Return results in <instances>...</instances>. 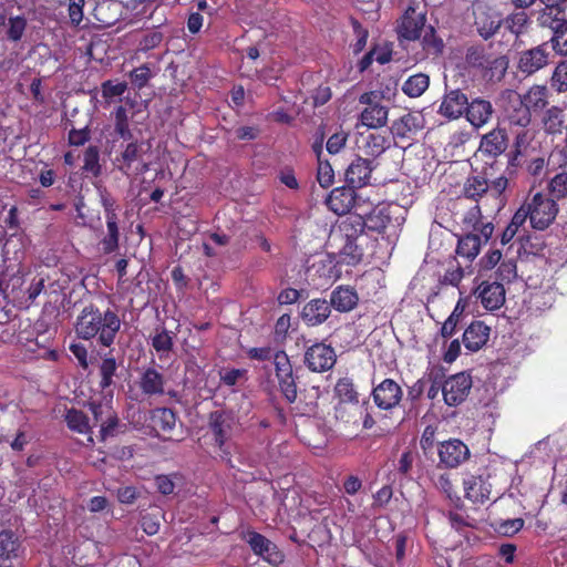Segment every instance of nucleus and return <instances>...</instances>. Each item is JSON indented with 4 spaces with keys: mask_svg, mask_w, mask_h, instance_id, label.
Returning <instances> with one entry per match:
<instances>
[{
    "mask_svg": "<svg viewBox=\"0 0 567 567\" xmlns=\"http://www.w3.org/2000/svg\"><path fill=\"white\" fill-rule=\"evenodd\" d=\"M509 66L505 54L489 53L484 44L476 43L466 48L463 56V83L473 85L496 84L503 81Z\"/></svg>",
    "mask_w": 567,
    "mask_h": 567,
    "instance_id": "1",
    "label": "nucleus"
},
{
    "mask_svg": "<svg viewBox=\"0 0 567 567\" xmlns=\"http://www.w3.org/2000/svg\"><path fill=\"white\" fill-rule=\"evenodd\" d=\"M121 329L118 315L107 308L102 311L94 303L86 305L76 317L74 330L78 338L90 341L96 339L97 344L110 348Z\"/></svg>",
    "mask_w": 567,
    "mask_h": 567,
    "instance_id": "2",
    "label": "nucleus"
},
{
    "mask_svg": "<svg viewBox=\"0 0 567 567\" xmlns=\"http://www.w3.org/2000/svg\"><path fill=\"white\" fill-rule=\"evenodd\" d=\"M493 231V223L482 216L480 206L471 207L463 218V257L474 259Z\"/></svg>",
    "mask_w": 567,
    "mask_h": 567,
    "instance_id": "3",
    "label": "nucleus"
},
{
    "mask_svg": "<svg viewBox=\"0 0 567 567\" xmlns=\"http://www.w3.org/2000/svg\"><path fill=\"white\" fill-rule=\"evenodd\" d=\"M470 31L484 41L493 39L503 25V14L486 0H474L464 18Z\"/></svg>",
    "mask_w": 567,
    "mask_h": 567,
    "instance_id": "4",
    "label": "nucleus"
},
{
    "mask_svg": "<svg viewBox=\"0 0 567 567\" xmlns=\"http://www.w3.org/2000/svg\"><path fill=\"white\" fill-rule=\"evenodd\" d=\"M238 427V420L230 411L217 410L209 414L208 431L219 456L227 463L231 460L229 442Z\"/></svg>",
    "mask_w": 567,
    "mask_h": 567,
    "instance_id": "5",
    "label": "nucleus"
},
{
    "mask_svg": "<svg viewBox=\"0 0 567 567\" xmlns=\"http://www.w3.org/2000/svg\"><path fill=\"white\" fill-rule=\"evenodd\" d=\"M151 150V144L145 141H131L115 157L114 165L125 176L142 175L150 169V163L144 156Z\"/></svg>",
    "mask_w": 567,
    "mask_h": 567,
    "instance_id": "6",
    "label": "nucleus"
},
{
    "mask_svg": "<svg viewBox=\"0 0 567 567\" xmlns=\"http://www.w3.org/2000/svg\"><path fill=\"white\" fill-rule=\"evenodd\" d=\"M426 27V10L416 0H411L403 14L398 20L395 28L398 38L401 40L415 41L421 38Z\"/></svg>",
    "mask_w": 567,
    "mask_h": 567,
    "instance_id": "7",
    "label": "nucleus"
},
{
    "mask_svg": "<svg viewBox=\"0 0 567 567\" xmlns=\"http://www.w3.org/2000/svg\"><path fill=\"white\" fill-rule=\"evenodd\" d=\"M530 212V226L537 230L548 228L558 213L556 200L548 195L536 193L526 200Z\"/></svg>",
    "mask_w": 567,
    "mask_h": 567,
    "instance_id": "8",
    "label": "nucleus"
},
{
    "mask_svg": "<svg viewBox=\"0 0 567 567\" xmlns=\"http://www.w3.org/2000/svg\"><path fill=\"white\" fill-rule=\"evenodd\" d=\"M18 341L23 346L27 352L34 354L35 358L58 361L59 352L51 349L53 337L48 331L23 330L18 334Z\"/></svg>",
    "mask_w": 567,
    "mask_h": 567,
    "instance_id": "9",
    "label": "nucleus"
},
{
    "mask_svg": "<svg viewBox=\"0 0 567 567\" xmlns=\"http://www.w3.org/2000/svg\"><path fill=\"white\" fill-rule=\"evenodd\" d=\"M382 97V94L377 91L365 92L359 97V102L367 105L360 115L362 125L369 128H380L386 124L389 109L381 104Z\"/></svg>",
    "mask_w": 567,
    "mask_h": 567,
    "instance_id": "10",
    "label": "nucleus"
},
{
    "mask_svg": "<svg viewBox=\"0 0 567 567\" xmlns=\"http://www.w3.org/2000/svg\"><path fill=\"white\" fill-rule=\"evenodd\" d=\"M551 53L546 42L518 52L516 68L525 76H530L550 64Z\"/></svg>",
    "mask_w": 567,
    "mask_h": 567,
    "instance_id": "11",
    "label": "nucleus"
},
{
    "mask_svg": "<svg viewBox=\"0 0 567 567\" xmlns=\"http://www.w3.org/2000/svg\"><path fill=\"white\" fill-rule=\"evenodd\" d=\"M502 123L511 131L528 127L532 123V112L522 101L520 94L513 92L503 105Z\"/></svg>",
    "mask_w": 567,
    "mask_h": 567,
    "instance_id": "12",
    "label": "nucleus"
},
{
    "mask_svg": "<svg viewBox=\"0 0 567 567\" xmlns=\"http://www.w3.org/2000/svg\"><path fill=\"white\" fill-rule=\"evenodd\" d=\"M303 362L311 372H327L334 367L337 353L330 344L316 342L306 349Z\"/></svg>",
    "mask_w": 567,
    "mask_h": 567,
    "instance_id": "13",
    "label": "nucleus"
},
{
    "mask_svg": "<svg viewBox=\"0 0 567 567\" xmlns=\"http://www.w3.org/2000/svg\"><path fill=\"white\" fill-rule=\"evenodd\" d=\"M371 396L380 410L392 411L400 405L403 390L396 381L386 378L373 386Z\"/></svg>",
    "mask_w": 567,
    "mask_h": 567,
    "instance_id": "14",
    "label": "nucleus"
},
{
    "mask_svg": "<svg viewBox=\"0 0 567 567\" xmlns=\"http://www.w3.org/2000/svg\"><path fill=\"white\" fill-rule=\"evenodd\" d=\"M364 229L365 223L361 214L349 215L331 230L329 241L360 239Z\"/></svg>",
    "mask_w": 567,
    "mask_h": 567,
    "instance_id": "15",
    "label": "nucleus"
},
{
    "mask_svg": "<svg viewBox=\"0 0 567 567\" xmlns=\"http://www.w3.org/2000/svg\"><path fill=\"white\" fill-rule=\"evenodd\" d=\"M475 293L482 306L488 311L498 310L505 303V288L497 281H482Z\"/></svg>",
    "mask_w": 567,
    "mask_h": 567,
    "instance_id": "16",
    "label": "nucleus"
},
{
    "mask_svg": "<svg viewBox=\"0 0 567 567\" xmlns=\"http://www.w3.org/2000/svg\"><path fill=\"white\" fill-rule=\"evenodd\" d=\"M457 200L450 198L437 213L439 224L451 231L456 238L455 254L461 255V224L458 220Z\"/></svg>",
    "mask_w": 567,
    "mask_h": 567,
    "instance_id": "17",
    "label": "nucleus"
},
{
    "mask_svg": "<svg viewBox=\"0 0 567 567\" xmlns=\"http://www.w3.org/2000/svg\"><path fill=\"white\" fill-rule=\"evenodd\" d=\"M377 167L374 161L358 156L346 171V181L355 188H361L370 183L371 174Z\"/></svg>",
    "mask_w": 567,
    "mask_h": 567,
    "instance_id": "18",
    "label": "nucleus"
},
{
    "mask_svg": "<svg viewBox=\"0 0 567 567\" xmlns=\"http://www.w3.org/2000/svg\"><path fill=\"white\" fill-rule=\"evenodd\" d=\"M355 187L351 185L332 189L327 198V206L337 215H346L354 207L357 200Z\"/></svg>",
    "mask_w": 567,
    "mask_h": 567,
    "instance_id": "19",
    "label": "nucleus"
},
{
    "mask_svg": "<svg viewBox=\"0 0 567 567\" xmlns=\"http://www.w3.org/2000/svg\"><path fill=\"white\" fill-rule=\"evenodd\" d=\"M136 383L146 398L161 396L165 393V377L154 367L144 369Z\"/></svg>",
    "mask_w": 567,
    "mask_h": 567,
    "instance_id": "20",
    "label": "nucleus"
},
{
    "mask_svg": "<svg viewBox=\"0 0 567 567\" xmlns=\"http://www.w3.org/2000/svg\"><path fill=\"white\" fill-rule=\"evenodd\" d=\"M337 261L331 255L320 256L310 266L307 267V276L312 280L319 279L327 284L339 278L340 271L337 269Z\"/></svg>",
    "mask_w": 567,
    "mask_h": 567,
    "instance_id": "21",
    "label": "nucleus"
},
{
    "mask_svg": "<svg viewBox=\"0 0 567 567\" xmlns=\"http://www.w3.org/2000/svg\"><path fill=\"white\" fill-rule=\"evenodd\" d=\"M467 104L465 109V117L473 127L478 128L486 124L493 114V106L489 101L484 99H474L467 103L466 96L463 94V104Z\"/></svg>",
    "mask_w": 567,
    "mask_h": 567,
    "instance_id": "22",
    "label": "nucleus"
},
{
    "mask_svg": "<svg viewBox=\"0 0 567 567\" xmlns=\"http://www.w3.org/2000/svg\"><path fill=\"white\" fill-rule=\"evenodd\" d=\"M331 313V306L326 299L316 298L307 302L301 310V319L309 327L323 323Z\"/></svg>",
    "mask_w": 567,
    "mask_h": 567,
    "instance_id": "23",
    "label": "nucleus"
},
{
    "mask_svg": "<svg viewBox=\"0 0 567 567\" xmlns=\"http://www.w3.org/2000/svg\"><path fill=\"white\" fill-rule=\"evenodd\" d=\"M422 128V118L413 113H406L393 121L390 131L393 140H412Z\"/></svg>",
    "mask_w": 567,
    "mask_h": 567,
    "instance_id": "24",
    "label": "nucleus"
},
{
    "mask_svg": "<svg viewBox=\"0 0 567 567\" xmlns=\"http://www.w3.org/2000/svg\"><path fill=\"white\" fill-rule=\"evenodd\" d=\"M540 123L546 135H561L567 127V116L564 107L559 105L547 107L543 113Z\"/></svg>",
    "mask_w": 567,
    "mask_h": 567,
    "instance_id": "25",
    "label": "nucleus"
},
{
    "mask_svg": "<svg viewBox=\"0 0 567 567\" xmlns=\"http://www.w3.org/2000/svg\"><path fill=\"white\" fill-rule=\"evenodd\" d=\"M329 244L338 249V264L357 266L363 259V247L359 244V239L329 241Z\"/></svg>",
    "mask_w": 567,
    "mask_h": 567,
    "instance_id": "26",
    "label": "nucleus"
},
{
    "mask_svg": "<svg viewBox=\"0 0 567 567\" xmlns=\"http://www.w3.org/2000/svg\"><path fill=\"white\" fill-rule=\"evenodd\" d=\"M491 328L483 321H473L463 331V344L472 352L482 349L488 341Z\"/></svg>",
    "mask_w": 567,
    "mask_h": 567,
    "instance_id": "27",
    "label": "nucleus"
},
{
    "mask_svg": "<svg viewBox=\"0 0 567 567\" xmlns=\"http://www.w3.org/2000/svg\"><path fill=\"white\" fill-rule=\"evenodd\" d=\"M330 306L339 312H350L359 302L357 290L350 286H338L330 295Z\"/></svg>",
    "mask_w": 567,
    "mask_h": 567,
    "instance_id": "28",
    "label": "nucleus"
},
{
    "mask_svg": "<svg viewBox=\"0 0 567 567\" xmlns=\"http://www.w3.org/2000/svg\"><path fill=\"white\" fill-rule=\"evenodd\" d=\"M437 453L440 467L456 468L461 464V440L450 439L440 442Z\"/></svg>",
    "mask_w": 567,
    "mask_h": 567,
    "instance_id": "29",
    "label": "nucleus"
},
{
    "mask_svg": "<svg viewBox=\"0 0 567 567\" xmlns=\"http://www.w3.org/2000/svg\"><path fill=\"white\" fill-rule=\"evenodd\" d=\"M507 143L508 138L505 128H495L483 136L480 150L495 157L505 152Z\"/></svg>",
    "mask_w": 567,
    "mask_h": 567,
    "instance_id": "30",
    "label": "nucleus"
},
{
    "mask_svg": "<svg viewBox=\"0 0 567 567\" xmlns=\"http://www.w3.org/2000/svg\"><path fill=\"white\" fill-rule=\"evenodd\" d=\"M113 352L114 350L111 349L101 355V363L99 364V385L102 390H106L114 384V377L116 375L118 365Z\"/></svg>",
    "mask_w": 567,
    "mask_h": 567,
    "instance_id": "31",
    "label": "nucleus"
},
{
    "mask_svg": "<svg viewBox=\"0 0 567 567\" xmlns=\"http://www.w3.org/2000/svg\"><path fill=\"white\" fill-rule=\"evenodd\" d=\"M566 9H558L555 7L544 6L537 11L536 22L543 29H549L551 32L559 28L560 23L567 18L565 17Z\"/></svg>",
    "mask_w": 567,
    "mask_h": 567,
    "instance_id": "32",
    "label": "nucleus"
},
{
    "mask_svg": "<svg viewBox=\"0 0 567 567\" xmlns=\"http://www.w3.org/2000/svg\"><path fill=\"white\" fill-rule=\"evenodd\" d=\"M21 540L16 532L3 529L0 532V558L14 559L19 556Z\"/></svg>",
    "mask_w": 567,
    "mask_h": 567,
    "instance_id": "33",
    "label": "nucleus"
},
{
    "mask_svg": "<svg viewBox=\"0 0 567 567\" xmlns=\"http://www.w3.org/2000/svg\"><path fill=\"white\" fill-rule=\"evenodd\" d=\"M520 99L528 111L544 110L548 104V89L545 85H532L525 94L520 95Z\"/></svg>",
    "mask_w": 567,
    "mask_h": 567,
    "instance_id": "34",
    "label": "nucleus"
},
{
    "mask_svg": "<svg viewBox=\"0 0 567 567\" xmlns=\"http://www.w3.org/2000/svg\"><path fill=\"white\" fill-rule=\"evenodd\" d=\"M529 22V16L525 9L514 11L503 18V24H505L508 32L512 33L516 40L526 33Z\"/></svg>",
    "mask_w": 567,
    "mask_h": 567,
    "instance_id": "35",
    "label": "nucleus"
},
{
    "mask_svg": "<svg viewBox=\"0 0 567 567\" xmlns=\"http://www.w3.org/2000/svg\"><path fill=\"white\" fill-rule=\"evenodd\" d=\"M442 396L447 406L457 408L461 404V373L445 379Z\"/></svg>",
    "mask_w": 567,
    "mask_h": 567,
    "instance_id": "36",
    "label": "nucleus"
},
{
    "mask_svg": "<svg viewBox=\"0 0 567 567\" xmlns=\"http://www.w3.org/2000/svg\"><path fill=\"white\" fill-rule=\"evenodd\" d=\"M440 114L449 120H456L461 116V91L452 90L445 94L441 105Z\"/></svg>",
    "mask_w": 567,
    "mask_h": 567,
    "instance_id": "37",
    "label": "nucleus"
},
{
    "mask_svg": "<svg viewBox=\"0 0 567 567\" xmlns=\"http://www.w3.org/2000/svg\"><path fill=\"white\" fill-rule=\"evenodd\" d=\"M549 87L557 94L567 93V58L555 64L549 76Z\"/></svg>",
    "mask_w": 567,
    "mask_h": 567,
    "instance_id": "38",
    "label": "nucleus"
},
{
    "mask_svg": "<svg viewBox=\"0 0 567 567\" xmlns=\"http://www.w3.org/2000/svg\"><path fill=\"white\" fill-rule=\"evenodd\" d=\"M430 85V78L424 73L409 76L402 85V91L409 97L421 96Z\"/></svg>",
    "mask_w": 567,
    "mask_h": 567,
    "instance_id": "39",
    "label": "nucleus"
},
{
    "mask_svg": "<svg viewBox=\"0 0 567 567\" xmlns=\"http://www.w3.org/2000/svg\"><path fill=\"white\" fill-rule=\"evenodd\" d=\"M176 413L169 408H157L153 411L154 426L163 433H171L176 425Z\"/></svg>",
    "mask_w": 567,
    "mask_h": 567,
    "instance_id": "40",
    "label": "nucleus"
},
{
    "mask_svg": "<svg viewBox=\"0 0 567 567\" xmlns=\"http://www.w3.org/2000/svg\"><path fill=\"white\" fill-rule=\"evenodd\" d=\"M488 182L484 175H473L467 177L466 183L463 186V196L476 200L477 197L487 194Z\"/></svg>",
    "mask_w": 567,
    "mask_h": 567,
    "instance_id": "41",
    "label": "nucleus"
},
{
    "mask_svg": "<svg viewBox=\"0 0 567 567\" xmlns=\"http://www.w3.org/2000/svg\"><path fill=\"white\" fill-rule=\"evenodd\" d=\"M106 220V234L101 239L100 245L105 255H110L118 249L120 229L118 219H105Z\"/></svg>",
    "mask_w": 567,
    "mask_h": 567,
    "instance_id": "42",
    "label": "nucleus"
},
{
    "mask_svg": "<svg viewBox=\"0 0 567 567\" xmlns=\"http://www.w3.org/2000/svg\"><path fill=\"white\" fill-rule=\"evenodd\" d=\"M391 146V138L389 135L381 133H371L367 136L364 150L365 153L372 157H378Z\"/></svg>",
    "mask_w": 567,
    "mask_h": 567,
    "instance_id": "43",
    "label": "nucleus"
},
{
    "mask_svg": "<svg viewBox=\"0 0 567 567\" xmlns=\"http://www.w3.org/2000/svg\"><path fill=\"white\" fill-rule=\"evenodd\" d=\"M65 422L70 430L78 432L80 434H89L91 433V425L89 422V417L86 414L74 408L66 411Z\"/></svg>",
    "mask_w": 567,
    "mask_h": 567,
    "instance_id": "44",
    "label": "nucleus"
},
{
    "mask_svg": "<svg viewBox=\"0 0 567 567\" xmlns=\"http://www.w3.org/2000/svg\"><path fill=\"white\" fill-rule=\"evenodd\" d=\"M546 43L550 45L555 54L567 58V19L551 32V37Z\"/></svg>",
    "mask_w": 567,
    "mask_h": 567,
    "instance_id": "45",
    "label": "nucleus"
},
{
    "mask_svg": "<svg viewBox=\"0 0 567 567\" xmlns=\"http://www.w3.org/2000/svg\"><path fill=\"white\" fill-rule=\"evenodd\" d=\"M364 223L365 228L369 230L381 234L385 230L388 225L391 221L390 216L385 213L383 208H373L370 213L365 214Z\"/></svg>",
    "mask_w": 567,
    "mask_h": 567,
    "instance_id": "46",
    "label": "nucleus"
},
{
    "mask_svg": "<svg viewBox=\"0 0 567 567\" xmlns=\"http://www.w3.org/2000/svg\"><path fill=\"white\" fill-rule=\"evenodd\" d=\"M153 349L159 354V358L166 357L174 347L172 332L165 328L156 329L155 334L151 339Z\"/></svg>",
    "mask_w": 567,
    "mask_h": 567,
    "instance_id": "47",
    "label": "nucleus"
},
{
    "mask_svg": "<svg viewBox=\"0 0 567 567\" xmlns=\"http://www.w3.org/2000/svg\"><path fill=\"white\" fill-rule=\"evenodd\" d=\"M82 171L91 174L93 177H99L102 174L100 148L96 145H90L84 151Z\"/></svg>",
    "mask_w": 567,
    "mask_h": 567,
    "instance_id": "48",
    "label": "nucleus"
},
{
    "mask_svg": "<svg viewBox=\"0 0 567 567\" xmlns=\"http://www.w3.org/2000/svg\"><path fill=\"white\" fill-rule=\"evenodd\" d=\"M28 27L27 18L22 14L9 17L6 30V38L10 42H19L22 40Z\"/></svg>",
    "mask_w": 567,
    "mask_h": 567,
    "instance_id": "49",
    "label": "nucleus"
},
{
    "mask_svg": "<svg viewBox=\"0 0 567 567\" xmlns=\"http://www.w3.org/2000/svg\"><path fill=\"white\" fill-rule=\"evenodd\" d=\"M274 365L276 378L278 381L286 379H296L293 375V369L290 359L284 350L275 351Z\"/></svg>",
    "mask_w": 567,
    "mask_h": 567,
    "instance_id": "50",
    "label": "nucleus"
},
{
    "mask_svg": "<svg viewBox=\"0 0 567 567\" xmlns=\"http://www.w3.org/2000/svg\"><path fill=\"white\" fill-rule=\"evenodd\" d=\"M114 132L124 141H131L133 137L127 110L123 105L117 106L114 111Z\"/></svg>",
    "mask_w": 567,
    "mask_h": 567,
    "instance_id": "51",
    "label": "nucleus"
},
{
    "mask_svg": "<svg viewBox=\"0 0 567 567\" xmlns=\"http://www.w3.org/2000/svg\"><path fill=\"white\" fill-rule=\"evenodd\" d=\"M516 134L515 141H514V151H513V158L512 162L515 161L519 155H522L530 145L533 142L535 134L534 132L528 127L523 128H516L512 131Z\"/></svg>",
    "mask_w": 567,
    "mask_h": 567,
    "instance_id": "52",
    "label": "nucleus"
},
{
    "mask_svg": "<svg viewBox=\"0 0 567 567\" xmlns=\"http://www.w3.org/2000/svg\"><path fill=\"white\" fill-rule=\"evenodd\" d=\"M548 190L551 198H567V172L563 171L555 174L548 183Z\"/></svg>",
    "mask_w": 567,
    "mask_h": 567,
    "instance_id": "53",
    "label": "nucleus"
},
{
    "mask_svg": "<svg viewBox=\"0 0 567 567\" xmlns=\"http://www.w3.org/2000/svg\"><path fill=\"white\" fill-rule=\"evenodd\" d=\"M465 497L470 501L477 503L484 502L488 497V491L484 486L482 477H474L472 481L465 483Z\"/></svg>",
    "mask_w": 567,
    "mask_h": 567,
    "instance_id": "54",
    "label": "nucleus"
},
{
    "mask_svg": "<svg viewBox=\"0 0 567 567\" xmlns=\"http://www.w3.org/2000/svg\"><path fill=\"white\" fill-rule=\"evenodd\" d=\"M422 47L426 53L439 54L443 50V41L436 37V31L432 25L423 29Z\"/></svg>",
    "mask_w": 567,
    "mask_h": 567,
    "instance_id": "55",
    "label": "nucleus"
},
{
    "mask_svg": "<svg viewBox=\"0 0 567 567\" xmlns=\"http://www.w3.org/2000/svg\"><path fill=\"white\" fill-rule=\"evenodd\" d=\"M70 126V130H69V134H68V143L70 146H83L85 143H87L91 138V131L89 128V126H85L83 128H75L73 125H72V122L71 121H68L65 123V128H68Z\"/></svg>",
    "mask_w": 567,
    "mask_h": 567,
    "instance_id": "56",
    "label": "nucleus"
},
{
    "mask_svg": "<svg viewBox=\"0 0 567 567\" xmlns=\"http://www.w3.org/2000/svg\"><path fill=\"white\" fill-rule=\"evenodd\" d=\"M164 40V34L161 31L152 30L145 33L137 44V52L147 53L161 45Z\"/></svg>",
    "mask_w": 567,
    "mask_h": 567,
    "instance_id": "57",
    "label": "nucleus"
},
{
    "mask_svg": "<svg viewBox=\"0 0 567 567\" xmlns=\"http://www.w3.org/2000/svg\"><path fill=\"white\" fill-rule=\"evenodd\" d=\"M460 320H461V298L457 300L452 313L443 322V324L441 327V331H440L441 336L444 339L451 338L455 333L456 327H457V323L460 322Z\"/></svg>",
    "mask_w": 567,
    "mask_h": 567,
    "instance_id": "58",
    "label": "nucleus"
},
{
    "mask_svg": "<svg viewBox=\"0 0 567 567\" xmlns=\"http://www.w3.org/2000/svg\"><path fill=\"white\" fill-rule=\"evenodd\" d=\"M336 394L344 402L358 401V393L352 381L348 378L340 379L334 386Z\"/></svg>",
    "mask_w": 567,
    "mask_h": 567,
    "instance_id": "59",
    "label": "nucleus"
},
{
    "mask_svg": "<svg viewBox=\"0 0 567 567\" xmlns=\"http://www.w3.org/2000/svg\"><path fill=\"white\" fill-rule=\"evenodd\" d=\"M249 545L252 553L257 556L262 555L264 547L268 545L269 539L262 534L248 529L243 537Z\"/></svg>",
    "mask_w": 567,
    "mask_h": 567,
    "instance_id": "60",
    "label": "nucleus"
},
{
    "mask_svg": "<svg viewBox=\"0 0 567 567\" xmlns=\"http://www.w3.org/2000/svg\"><path fill=\"white\" fill-rule=\"evenodd\" d=\"M445 373L443 369H440L436 372H430L427 374V380L431 382V386L427 390V398L430 400H435L440 392L443 393V386L445 384Z\"/></svg>",
    "mask_w": 567,
    "mask_h": 567,
    "instance_id": "61",
    "label": "nucleus"
},
{
    "mask_svg": "<svg viewBox=\"0 0 567 567\" xmlns=\"http://www.w3.org/2000/svg\"><path fill=\"white\" fill-rule=\"evenodd\" d=\"M317 181L323 188H328L333 184L334 172L328 161H318Z\"/></svg>",
    "mask_w": 567,
    "mask_h": 567,
    "instance_id": "62",
    "label": "nucleus"
},
{
    "mask_svg": "<svg viewBox=\"0 0 567 567\" xmlns=\"http://www.w3.org/2000/svg\"><path fill=\"white\" fill-rule=\"evenodd\" d=\"M131 81L135 87L138 90L145 87L152 78V71L147 63L142 64L141 66L134 69L130 73Z\"/></svg>",
    "mask_w": 567,
    "mask_h": 567,
    "instance_id": "63",
    "label": "nucleus"
},
{
    "mask_svg": "<svg viewBox=\"0 0 567 567\" xmlns=\"http://www.w3.org/2000/svg\"><path fill=\"white\" fill-rule=\"evenodd\" d=\"M259 557L265 561L277 566L284 561L285 555L275 543L269 540L268 545L264 547L262 555H259Z\"/></svg>",
    "mask_w": 567,
    "mask_h": 567,
    "instance_id": "64",
    "label": "nucleus"
}]
</instances>
